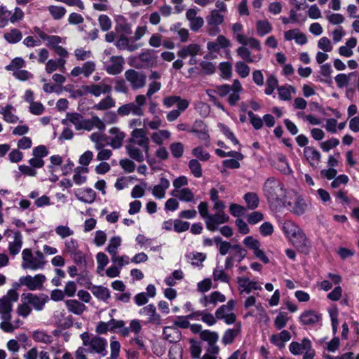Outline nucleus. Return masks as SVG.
<instances>
[{
  "label": "nucleus",
  "mask_w": 359,
  "mask_h": 359,
  "mask_svg": "<svg viewBox=\"0 0 359 359\" xmlns=\"http://www.w3.org/2000/svg\"><path fill=\"white\" fill-rule=\"evenodd\" d=\"M15 110L12 105L8 104L1 108L0 114L3 116V119L7 123H15L18 121V117L14 114L13 111Z\"/></svg>",
  "instance_id": "ea45409f"
},
{
  "label": "nucleus",
  "mask_w": 359,
  "mask_h": 359,
  "mask_svg": "<svg viewBox=\"0 0 359 359\" xmlns=\"http://www.w3.org/2000/svg\"><path fill=\"white\" fill-rule=\"evenodd\" d=\"M287 313L285 312H280L274 320V325L278 330H281L285 327L288 321Z\"/></svg>",
  "instance_id": "338daca9"
},
{
  "label": "nucleus",
  "mask_w": 359,
  "mask_h": 359,
  "mask_svg": "<svg viewBox=\"0 0 359 359\" xmlns=\"http://www.w3.org/2000/svg\"><path fill=\"white\" fill-rule=\"evenodd\" d=\"M235 71L241 78H246L250 72V67L243 61H238L235 64Z\"/></svg>",
  "instance_id": "680f3d73"
},
{
  "label": "nucleus",
  "mask_w": 359,
  "mask_h": 359,
  "mask_svg": "<svg viewBox=\"0 0 359 359\" xmlns=\"http://www.w3.org/2000/svg\"><path fill=\"white\" fill-rule=\"evenodd\" d=\"M79 250V243L76 239L70 238L65 241V253L72 255Z\"/></svg>",
  "instance_id": "0e129e2a"
},
{
  "label": "nucleus",
  "mask_w": 359,
  "mask_h": 359,
  "mask_svg": "<svg viewBox=\"0 0 359 359\" xmlns=\"http://www.w3.org/2000/svg\"><path fill=\"white\" fill-rule=\"evenodd\" d=\"M5 40L9 43H16L19 42L22 38V32L18 29H12L9 32L4 34Z\"/></svg>",
  "instance_id": "4d7b16f0"
},
{
  "label": "nucleus",
  "mask_w": 359,
  "mask_h": 359,
  "mask_svg": "<svg viewBox=\"0 0 359 359\" xmlns=\"http://www.w3.org/2000/svg\"><path fill=\"white\" fill-rule=\"evenodd\" d=\"M200 338L202 341L208 343L207 346H217V344L219 340V334L217 332L210 331L208 330H203L200 333Z\"/></svg>",
  "instance_id": "72a5a7b5"
},
{
  "label": "nucleus",
  "mask_w": 359,
  "mask_h": 359,
  "mask_svg": "<svg viewBox=\"0 0 359 359\" xmlns=\"http://www.w3.org/2000/svg\"><path fill=\"white\" fill-rule=\"evenodd\" d=\"M18 292L13 289L9 290L6 295L0 298V329L4 332L13 333L23 323L19 318L11 322L13 305L18 302Z\"/></svg>",
  "instance_id": "f257e3e1"
},
{
  "label": "nucleus",
  "mask_w": 359,
  "mask_h": 359,
  "mask_svg": "<svg viewBox=\"0 0 359 359\" xmlns=\"http://www.w3.org/2000/svg\"><path fill=\"white\" fill-rule=\"evenodd\" d=\"M278 97L281 100L287 101L292 99V93H295V88L291 86L278 88Z\"/></svg>",
  "instance_id": "5fc2aeb1"
},
{
  "label": "nucleus",
  "mask_w": 359,
  "mask_h": 359,
  "mask_svg": "<svg viewBox=\"0 0 359 359\" xmlns=\"http://www.w3.org/2000/svg\"><path fill=\"white\" fill-rule=\"evenodd\" d=\"M170 359H182V348L180 344H175L169 350Z\"/></svg>",
  "instance_id": "774afa93"
},
{
  "label": "nucleus",
  "mask_w": 359,
  "mask_h": 359,
  "mask_svg": "<svg viewBox=\"0 0 359 359\" xmlns=\"http://www.w3.org/2000/svg\"><path fill=\"white\" fill-rule=\"evenodd\" d=\"M130 39L125 35H121L116 42V46L119 50H127L133 52L138 49L139 46L135 43H130Z\"/></svg>",
  "instance_id": "58836bf2"
},
{
  "label": "nucleus",
  "mask_w": 359,
  "mask_h": 359,
  "mask_svg": "<svg viewBox=\"0 0 359 359\" xmlns=\"http://www.w3.org/2000/svg\"><path fill=\"white\" fill-rule=\"evenodd\" d=\"M262 190L264 196L271 203L283 201L287 193L283 183L275 177H270L266 180Z\"/></svg>",
  "instance_id": "f03ea898"
},
{
  "label": "nucleus",
  "mask_w": 359,
  "mask_h": 359,
  "mask_svg": "<svg viewBox=\"0 0 359 359\" xmlns=\"http://www.w3.org/2000/svg\"><path fill=\"white\" fill-rule=\"evenodd\" d=\"M124 59L121 56H111L108 65L105 66L106 72L111 75L120 74L123 69Z\"/></svg>",
  "instance_id": "412c9836"
},
{
  "label": "nucleus",
  "mask_w": 359,
  "mask_h": 359,
  "mask_svg": "<svg viewBox=\"0 0 359 359\" xmlns=\"http://www.w3.org/2000/svg\"><path fill=\"white\" fill-rule=\"evenodd\" d=\"M74 194L78 200L88 204L93 203L96 197L95 191L91 188L77 189Z\"/></svg>",
  "instance_id": "393cba45"
},
{
  "label": "nucleus",
  "mask_w": 359,
  "mask_h": 359,
  "mask_svg": "<svg viewBox=\"0 0 359 359\" xmlns=\"http://www.w3.org/2000/svg\"><path fill=\"white\" fill-rule=\"evenodd\" d=\"M325 18L329 23L333 25H339L342 24L345 18L343 15L340 13H332L330 11H325Z\"/></svg>",
  "instance_id": "bf43d9fd"
},
{
  "label": "nucleus",
  "mask_w": 359,
  "mask_h": 359,
  "mask_svg": "<svg viewBox=\"0 0 359 359\" xmlns=\"http://www.w3.org/2000/svg\"><path fill=\"white\" fill-rule=\"evenodd\" d=\"M89 170L87 167L78 166L74 169V174L73 175V181L77 185H81L86 182V174Z\"/></svg>",
  "instance_id": "37998d69"
},
{
  "label": "nucleus",
  "mask_w": 359,
  "mask_h": 359,
  "mask_svg": "<svg viewBox=\"0 0 359 359\" xmlns=\"http://www.w3.org/2000/svg\"><path fill=\"white\" fill-rule=\"evenodd\" d=\"M83 116L77 112L67 113L66 118L62 119L61 123L65 126L74 125L76 130H81V126L82 123Z\"/></svg>",
  "instance_id": "c756f323"
},
{
  "label": "nucleus",
  "mask_w": 359,
  "mask_h": 359,
  "mask_svg": "<svg viewBox=\"0 0 359 359\" xmlns=\"http://www.w3.org/2000/svg\"><path fill=\"white\" fill-rule=\"evenodd\" d=\"M115 105V100L108 94V95L102 99L97 104H95L93 109L99 111H104L114 107Z\"/></svg>",
  "instance_id": "c03bdc74"
},
{
  "label": "nucleus",
  "mask_w": 359,
  "mask_h": 359,
  "mask_svg": "<svg viewBox=\"0 0 359 359\" xmlns=\"http://www.w3.org/2000/svg\"><path fill=\"white\" fill-rule=\"evenodd\" d=\"M202 48L198 43H190L187 46H184L177 52V55L182 59H185L187 57L201 55Z\"/></svg>",
  "instance_id": "4be33fe9"
},
{
  "label": "nucleus",
  "mask_w": 359,
  "mask_h": 359,
  "mask_svg": "<svg viewBox=\"0 0 359 359\" xmlns=\"http://www.w3.org/2000/svg\"><path fill=\"white\" fill-rule=\"evenodd\" d=\"M128 142L137 144L144 149L147 154L149 149V138L147 135V131L144 128H134L131 133Z\"/></svg>",
  "instance_id": "6e6552de"
},
{
  "label": "nucleus",
  "mask_w": 359,
  "mask_h": 359,
  "mask_svg": "<svg viewBox=\"0 0 359 359\" xmlns=\"http://www.w3.org/2000/svg\"><path fill=\"white\" fill-rule=\"evenodd\" d=\"M284 206L292 213L299 216L306 211L309 203L302 197L297 196L293 201H285Z\"/></svg>",
  "instance_id": "4468645a"
},
{
  "label": "nucleus",
  "mask_w": 359,
  "mask_h": 359,
  "mask_svg": "<svg viewBox=\"0 0 359 359\" xmlns=\"http://www.w3.org/2000/svg\"><path fill=\"white\" fill-rule=\"evenodd\" d=\"M163 337L170 343L177 344L182 339V333L178 328L172 325L164 327Z\"/></svg>",
  "instance_id": "5701e85b"
},
{
  "label": "nucleus",
  "mask_w": 359,
  "mask_h": 359,
  "mask_svg": "<svg viewBox=\"0 0 359 359\" xmlns=\"http://www.w3.org/2000/svg\"><path fill=\"white\" fill-rule=\"evenodd\" d=\"M48 154V151L44 145H39L34 147L32 150L33 157L29 160V164L36 170V169L43 168L45 165V161L43 158L47 156Z\"/></svg>",
  "instance_id": "9b49d317"
},
{
  "label": "nucleus",
  "mask_w": 359,
  "mask_h": 359,
  "mask_svg": "<svg viewBox=\"0 0 359 359\" xmlns=\"http://www.w3.org/2000/svg\"><path fill=\"white\" fill-rule=\"evenodd\" d=\"M189 168L191 174L196 178L202 176V167L199 161L196 159H191L189 162Z\"/></svg>",
  "instance_id": "e2e57ef3"
},
{
  "label": "nucleus",
  "mask_w": 359,
  "mask_h": 359,
  "mask_svg": "<svg viewBox=\"0 0 359 359\" xmlns=\"http://www.w3.org/2000/svg\"><path fill=\"white\" fill-rule=\"evenodd\" d=\"M172 195L177 198L180 201L186 203H195V196L191 189L184 187L177 192L172 191Z\"/></svg>",
  "instance_id": "2f4dec72"
},
{
  "label": "nucleus",
  "mask_w": 359,
  "mask_h": 359,
  "mask_svg": "<svg viewBox=\"0 0 359 359\" xmlns=\"http://www.w3.org/2000/svg\"><path fill=\"white\" fill-rule=\"evenodd\" d=\"M189 352L193 359H200L202 353L201 343L194 339H191Z\"/></svg>",
  "instance_id": "13d9d810"
},
{
  "label": "nucleus",
  "mask_w": 359,
  "mask_h": 359,
  "mask_svg": "<svg viewBox=\"0 0 359 359\" xmlns=\"http://www.w3.org/2000/svg\"><path fill=\"white\" fill-rule=\"evenodd\" d=\"M48 11L51 17L55 20L62 19L67 13V10L64 6L55 5L49 6Z\"/></svg>",
  "instance_id": "603ef678"
},
{
  "label": "nucleus",
  "mask_w": 359,
  "mask_h": 359,
  "mask_svg": "<svg viewBox=\"0 0 359 359\" xmlns=\"http://www.w3.org/2000/svg\"><path fill=\"white\" fill-rule=\"evenodd\" d=\"M92 292L97 299L104 302L110 297L109 290L103 286H94L92 288Z\"/></svg>",
  "instance_id": "6e6d98bb"
},
{
  "label": "nucleus",
  "mask_w": 359,
  "mask_h": 359,
  "mask_svg": "<svg viewBox=\"0 0 359 359\" xmlns=\"http://www.w3.org/2000/svg\"><path fill=\"white\" fill-rule=\"evenodd\" d=\"M117 113L121 116H128L130 114L137 116H142L144 115V109L136 107L134 102H130L119 107L117 109Z\"/></svg>",
  "instance_id": "c85d7f7f"
},
{
  "label": "nucleus",
  "mask_w": 359,
  "mask_h": 359,
  "mask_svg": "<svg viewBox=\"0 0 359 359\" xmlns=\"http://www.w3.org/2000/svg\"><path fill=\"white\" fill-rule=\"evenodd\" d=\"M171 134L167 130H161L157 132L153 133L151 135V140L154 143L158 145H162L164 140L170 138Z\"/></svg>",
  "instance_id": "09e8293b"
},
{
  "label": "nucleus",
  "mask_w": 359,
  "mask_h": 359,
  "mask_svg": "<svg viewBox=\"0 0 359 359\" xmlns=\"http://www.w3.org/2000/svg\"><path fill=\"white\" fill-rule=\"evenodd\" d=\"M170 187V182L165 177L160 179L158 184L150 187L152 195L157 199H163L165 196V191Z\"/></svg>",
  "instance_id": "cd10ccee"
},
{
  "label": "nucleus",
  "mask_w": 359,
  "mask_h": 359,
  "mask_svg": "<svg viewBox=\"0 0 359 359\" xmlns=\"http://www.w3.org/2000/svg\"><path fill=\"white\" fill-rule=\"evenodd\" d=\"M237 55L244 61L248 63H255L259 61L262 56L259 55L256 57L251 55L250 50L245 46H240L236 50Z\"/></svg>",
  "instance_id": "a19ab883"
},
{
  "label": "nucleus",
  "mask_w": 359,
  "mask_h": 359,
  "mask_svg": "<svg viewBox=\"0 0 359 359\" xmlns=\"http://www.w3.org/2000/svg\"><path fill=\"white\" fill-rule=\"evenodd\" d=\"M13 241L11 242L8 245V250L11 255L15 256L18 255L22 246V236L20 231L14 233Z\"/></svg>",
  "instance_id": "e433bc0d"
},
{
  "label": "nucleus",
  "mask_w": 359,
  "mask_h": 359,
  "mask_svg": "<svg viewBox=\"0 0 359 359\" xmlns=\"http://www.w3.org/2000/svg\"><path fill=\"white\" fill-rule=\"evenodd\" d=\"M46 279V276L43 274H37L34 276L27 275L20 277L19 283L20 285L26 286L30 290H36L42 287Z\"/></svg>",
  "instance_id": "f8f14e48"
},
{
  "label": "nucleus",
  "mask_w": 359,
  "mask_h": 359,
  "mask_svg": "<svg viewBox=\"0 0 359 359\" xmlns=\"http://www.w3.org/2000/svg\"><path fill=\"white\" fill-rule=\"evenodd\" d=\"M68 311L76 315H81L86 310V306L76 299H69L65 302Z\"/></svg>",
  "instance_id": "79ce46f5"
},
{
  "label": "nucleus",
  "mask_w": 359,
  "mask_h": 359,
  "mask_svg": "<svg viewBox=\"0 0 359 359\" xmlns=\"http://www.w3.org/2000/svg\"><path fill=\"white\" fill-rule=\"evenodd\" d=\"M246 256V251L235 252L231 253L225 259V269H231L234 266V262H241Z\"/></svg>",
  "instance_id": "f704fd0d"
},
{
  "label": "nucleus",
  "mask_w": 359,
  "mask_h": 359,
  "mask_svg": "<svg viewBox=\"0 0 359 359\" xmlns=\"http://www.w3.org/2000/svg\"><path fill=\"white\" fill-rule=\"evenodd\" d=\"M225 296L220 292L215 291L208 295H203L199 299V303L204 307L214 308L219 302H224Z\"/></svg>",
  "instance_id": "a211bd4d"
},
{
  "label": "nucleus",
  "mask_w": 359,
  "mask_h": 359,
  "mask_svg": "<svg viewBox=\"0 0 359 359\" xmlns=\"http://www.w3.org/2000/svg\"><path fill=\"white\" fill-rule=\"evenodd\" d=\"M290 241L300 252L304 254H308L311 248V242L303 230L300 231L295 236L291 238Z\"/></svg>",
  "instance_id": "ddd939ff"
},
{
  "label": "nucleus",
  "mask_w": 359,
  "mask_h": 359,
  "mask_svg": "<svg viewBox=\"0 0 359 359\" xmlns=\"http://www.w3.org/2000/svg\"><path fill=\"white\" fill-rule=\"evenodd\" d=\"M110 136L108 137V144L114 149H120L126 137V133L118 127H112L109 129Z\"/></svg>",
  "instance_id": "f3484780"
},
{
  "label": "nucleus",
  "mask_w": 359,
  "mask_h": 359,
  "mask_svg": "<svg viewBox=\"0 0 359 359\" xmlns=\"http://www.w3.org/2000/svg\"><path fill=\"white\" fill-rule=\"evenodd\" d=\"M289 350L294 355L303 354L302 359H313L316 355V351L312 348L311 341L308 338H304L301 342H291L289 345Z\"/></svg>",
  "instance_id": "39448f33"
},
{
  "label": "nucleus",
  "mask_w": 359,
  "mask_h": 359,
  "mask_svg": "<svg viewBox=\"0 0 359 359\" xmlns=\"http://www.w3.org/2000/svg\"><path fill=\"white\" fill-rule=\"evenodd\" d=\"M229 217L225 212H216L210 215L205 221L206 228L210 231L217 229L219 225L227 222Z\"/></svg>",
  "instance_id": "2eb2a0df"
},
{
  "label": "nucleus",
  "mask_w": 359,
  "mask_h": 359,
  "mask_svg": "<svg viewBox=\"0 0 359 359\" xmlns=\"http://www.w3.org/2000/svg\"><path fill=\"white\" fill-rule=\"evenodd\" d=\"M126 150L128 155L132 159L140 163L144 161L145 151L137 144L128 142L126 145Z\"/></svg>",
  "instance_id": "a878e982"
},
{
  "label": "nucleus",
  "mask_w": 359,
  "mask_h": 359,
  "mask_svg": "<svg viewBox=\"0 0 359 359\" xmlns=\"http://www.w3.org/2000/svg\"><path fill=\"white\" fill-rule=\"evenodd\" d=\"M121 245V238L118 236H113L110 238L108 246L106 248L107 252L111 257L118 253V248Z\"/></svg>",
  "instance_id": "864d4df0"
},
{
  "label": "nucleus",
  "mask_w": 359,
  "mask_h": 359,
  "mask_svg": "<svg viewBox=\"0 0 359 359\" xmlns=\"http://www.w3.org/2000/svg\"><path fill=\"white\" fill-rule=\"evenodd\" d=\"M55 233L62 239L74 235V232L68 226L59 225L55 229Z\"/></svg>",
  "instance_id": "69168bd1"
},
{
  "label": "nucleus",
  "mask_w": 359,
  "mask_h": 359,
  "mask_svg": "<svg viewBox=\"0 0 359 359\" xmlns=\"http://www.w3.org/2000/svg\"><path fill=\"white\" fill-rule=\"evenodd\" d=\"M240 332V326H237L236 327L228 329L226 330L222 338V342L224 345L231 344L233 342L236 337Z\"/></svg>",
  "instance_id": "49530a36"
},
{
  "label": "nucleus",
  "mask_w": 359,
  "mask_h": 359,
  "mask_svg": "<svg viewBox=\"0 0 359 359\" xmlns=\"http://www.w3.org/2000/svg\"><path fill=\"white\" fill-rule=\"evenodd\" d=\"M243 199L249 210H255L259 206V199L256 193L248 192L244 195Z\"/></svg>",
  "instance_id": "de8ad7c7"
},
{
  "label": "nucleus",
  "mask_w": 359,
  "mask_h": 359,
  "mask_svg": "<svg viewBox=\"0 0 359 359\" xmlns=\"http://www.w3.org/2000/svg\"><path fill=\"white\" fill-rule=\"evenodd\" d=\"M216 245L218 248L219 254L222 256L226 255L232 247L229 242L223 241L219 236H216Z\"/></svg>",
  "instance_id": "052dcab7"
},
{
  "label": "nucleus",
  "mask_w": 359,
  "mask_h": 359,
  "mask_svg": "<svg viewBox=\"0 0 359 359\" xmlns=\"http://www.w3.org/2000/svg\"><path fill=\"white\" fill-rule=\"evenodd\" d=\"M94 128L103 131L105 129V124L97 116H93L90 119L83 118L81 130L90 131Z\"/></svg>",
  "instance_id": "b1692460"
},
{
  "label": "nucleus",
  "mask_w": 359,
  "mask_h": 359,
  "mask_svg": "<svg viewBox=\"0 0 359 359\" xmlns=\"http://www.w3.org/2000/svg\"><path fill=\"white\" fill-rule=\"evenodd\" d=\"M80 337L83 345L88 347V352L97 353L102 357L107 355V340L106 339L98 336L90 338L89 333L87 332H83Z\"/></svg>",
  "instance_id": "20e7f679"
},
{
  "label": "nucleus",
  "mask_w": 359,
  "mask_h": 359,
  "mask_svg": "<svg viewBox=\"0 0 359 359\" xmlns=\"http://www.w3.org/2000/svg\"><path fill=\"white\" fill-rule=\"evenodd\" d=\"M237 283L241 293L250 294L252 290H262V287L257 281L251 280L248 277L237 278Z\"/></svg>",
  "instance_id": "6ab92c4d"
},
{
  "label": "nucleus",
  "mask_w": 359,
  "mask_h": 359,
  "mask_svg": "<svg viewBox=\"0 0 359 359\" xmlns=\"http://www.w3.org/2000/svg\"><path fill=\"white\" fill-rule=\"evenodd\" d=\"M124 76L134 90L142 88L146 84V76L142 72L131 69L126 70Z\"/></svg>",
  "instance_id": "9d476101"
},
{
  "label": "nucleus",
  "mask_w": 359,
  "mask_h": 359,
  "mask_svg": "<svg viewBox=\"0 0 359 359\" xmlns=\"http://www.w3.org/2000/svg\"><path fill=\"white\" fill-rule=\"evenodd\" d=\"M112 88L110 85L104 83H92L82 86L81 90H77V94L82 96L84 94H90L95 97H100L102 94H110Z\"/></svg>",
  "instance_id": "0eeeda50"
},
{
  "label": "nucleus",
  "mask_w": 359,
  "mask_h": 359,
  "mask_svg": "<svg viewBox=\"0 0 359 359\" xmlns=\"http://www.w3.org/2000/svg\"><path fill=\"white\" fill-rule=\"evenodd\" d=\"M33 339L35 341L50 344L53 341V337L42 330H37L33 333Z\"/></svg>",
  "instance_id": "3c124183"
},
{
  "label": "nucleus",
  "mask_w": 359,
  "mask_h": 359,
  "mask_svg": "<svg viewBox=\"0 0 359 359\" xmlns=\"http://www.w3.org/2000/svg\"><path fill=\"white\" fill-rule=\"evenodd\" d=\"M322 319L321 314L313 310H306L299 316L302 325H311L318 323Z\"/></svg>",
  "instance_id": "bb28decb"
},
{
  "label": "nucleus",
  "mask_w": 359,
  "mask_h": 359,
  "mask_svg": "<svg viewBox=\"0 0 359 359\" xmlns=\"http://www.w3.org/2000/svg\"><path fill=\"white\" fill-rule=\"evenodd\" d=\"M224 15L222 13L212 10L207 16L208 32L210 36H215L219 32L218 27L223 23Z\"/></svg>",
  "instance_id": "1a4fd4ad"
},
{
  "label": "nucleus",
  "mask_w": 359,
  "mask_h": 359,
  "mask_svg": "<svg viewBox=\"0 0 359 359\" xmlns=\"http://www.w3.org/2000/svg\"><path fill=\"white\" fill-rule=\"evenodd\" d=\"M257 34L264 36L272 31V26L267 20H258L256 22Z\"/></svg>",
  "instance_id": "8fccbe9b"
},
{
  "label": "nucleus",
  "mask_w": 359,
  "mask_h": 359,
  "mask_svg": "<svg viewBox=\"0 0 359 359\" xmlns=\"http://www.w3.org/2000/svg\"><path fill=\"white\" fill-rule=\"evenodd\" d=\"M235 305L236 302L233 299H230L226 304L222 305L215 312L216 318L224 320L228 325L234 323L236 318L233 312Z\"/></svg>",
  "instance_id": "423d86ee"
},
{
  "label": "nucleus",
  "mask_w": 359,
  "mask_h": 359,
  "mask_svg": "<svg viewBox=\"0 0 359 359\" xmlns=\"http://www.w3.org/2000/svg\"><path fill=\"white\" fill-rule=\"evenodd\" d=\"M47 299L48 297L45 294H41L40 296H37L32 293L22 294V299H24L26 303L32 305L33 308L37 311L43 309Z\"/></svg>",
  "instance_id": "aec40b11"
},
{
  "label": "nucleus",
  "mask_w": 359,
  "mask_h": 359,
  "mask_svg": "<svg viewBox=\"0 0 359 359\" xmlns=\"http://www.w3.org/2000/svg\"><path fill=\"white\" fill-rule=\"evenodd\" d=\"M282 230L286 237L290 240L295 236L302 229L291 220H285L282 224Z\"/></svg>",
  "instance_id": "473e14b6"
},
{
  "label": "nucleus",
  "mask_w": 359,
  "mask_h": 359,
  "mask_svg": "<svg viewBox=\"0 0 359 359\" xmlns=\"http://www.w3.org/2000/svg\"><path fill=\"white\" fill-rule=\"evenodd\" d=\"M304 155L312 167H316L318 165L321 155L318 150L311 147H305Z\"/></svg>",
  "instance_id": "7c9ffc66"
},
{
  "label": "nucleus",
  "mask_w": 359,
  "mask_h": 359,
  "mask_svg": "<svg viewBox=\"0 0 359 359\" xmlns=\"http://www.w3.org/2000/svg\"><path fill=\"white\" fill-rule=\"evenodd\" d=\"M22 267L24 269L36 271L44 268L46 261L42 252L38 250L34 255L29 248H25L22 252Z\"/></svg>",
  "instance_id": "7ed1b4c3"
},
{
  "label": "nucleus",
  "mask_w": 359,
  "mask_h": 359,
  "mask_svg": "<svg viewBox=\"0 0 359 359\" xmlns=\"http://www.w3.org/2000/svg\"><path fill=\"white\" fill-rule=\"evenodd\" d=\"M109 332H114L116 329L119 330V333L123 337L128 336V330L125 326V322L122 320L111 319L108 321Z\"/></svg>",
  "instance_id": "4c0bfd02"
},
{
  "label": "nucleus",
  "mask_w": 359,
  "mask_h": 359,
  "mask_svg": "<svg viewBox=\"0 0 359 359\" xmlns=\"http://www.w3.org/2000/svg\"><path fill=\"white\" fill-rule=\"evenodd\" d=\"M201 314V313H200V311H196L187 316H177L176 319L173 322V325L175 326L177 328H188L190 326V323L188 320L193 319L196 316H198Z\"/></svg>",
  "instance_id": "c9c22d12"
},
{
  "label": "nucleus",
  "mask_w": 359,
  "mask_h": 359,
  "mask_svg": "<svg viewBox=\"0 0 359 359\" xmlns=\"http://www.w3.org/2000/svg\"><path fill=\"white\" fill-rule=\"evenodd\" d=\"M116 20L117 22V25L116 26V31L121 32L124 34H132V25L128 22L123 16H117Z\"/></svg>",
  "instance_id": "a18cd8bd"
},
{
  "label": "nucleus",
  "mask_w": 359,
  "mask_h": 359,
  "mask_svg": "<svg viewBox=\"0 0 359 359\" xmlns=\"http://www.w3.org/2000/svg\"><path fill=\"white\" fill-rule=\"evenodd\" d=\"M139 314L148 317L147 323L154 324L159 325L161 324V316L156 312V306L153 304H149L144 306L139 311Z\"/></svg>",
  "instance_id": "dca6fc26"
}]
</instances>
